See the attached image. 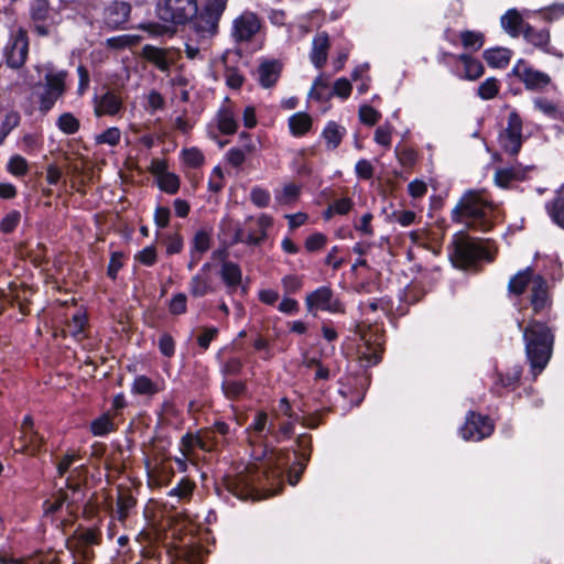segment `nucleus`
<instances>
[{
  "mask_svg": "<svg viewBox=\"0 0 564 564\" xmlns=\"http://www.w3.org/2000/svg\"><path fill=\"white\" fill-rule=\"evenodd\" d=\"M499 93V82L495 77H489L478 87V96L484 100L495 98Z\"/></svg>",
  "mask_w": 564,
  "mask_h": 564,
  "instance_id": "obj_40",
  "label": "nucleus"
},
{
  "mask_svg": "<svg viewBox=\"0 0 564 564\" xmlns=\"http://www.w3.org/2000/svg\"><path fill=\"white\" fill-rule=\"evenodd\" d=\"M282 475V468L276 467L272 470H267L263 466L262 470H258L253 466H247L243 470L234 476H226L224 484L226 489L240 500L249 498L254 499L257 488L262 486V478L278 479Z\"/></svg>",
  "mask_w": 564,
  "mask_h": 564,
  "instance_id": "obj_3",
  "label": "nucleus"
},
{
  "mask_svg": "<svg viewBox=\"0 0 564 564\" xmlns=\"http://www.w3.org/2000/svg\"><path fill=\"white\" fill-rule=\"evenodd\" d=\"M21 215L18 210H12L1 220L0 229L9 234L15 229L20 223Z\"/></svg>",
  "mask_w": 564,
  "mask_h": 564,
  "instance_id": "obj_55",
  "label": "nucleus"
},
{
  "mask_svg": "<svg viewBox=\"0 0 564 564\" xmlns=\"http://www.w3.org/2000/svg\"><path fill=\"white\" fill-rule=\"evenodd\" d=\"M300 188L295 184H286L275 197L281 204H288L299 196Z\"/></svg>",
  "mask_w": 564,
  "mask_h": 564,
  "instance_id": "obj_54",
  "label": "nucleus"
},
{
  "mask_svg": "<svg viewBox=\"0 0 564 564\" xmlns=\"http://www.w3.org/2000/svg\"><path fill=\"white\" fill-rule=\"evenodd\" d=\"M90 429L94 435L104 436L115 430V424L108 414H104L91 422Z\"/></svg>",
  "mask_w": 564,
  "mask_h": 564,
  "instance_id": "obj_39",
  "label": "nucleus"
},
{
  "mask_svg": "<svg viewBox=\"0 0 564 564\" xmlns=\"http://www.w3.org/2000/svg\"><path fill=\"white\" fill-rule=\"evenodd\" d=\"M67 75L66 70L47 72L44 84L37 83L33 86L31 98L36 100L42 115H47L56 101L65 95Z\"/></svg>",
  "mask_w": 564,
  "mask_h": 564,
  "instance_id": "obj_5",
  "label": "nucleus"
},
{
  "mask_svg": "<svg viewBox=\"0 0 564 564\" xmlns=\"http://www.w3.org/2000/svg\"><path fill=\"white\" fill-rule=\"evenodd\" d=\"M247 431L251 433L250 441L253 438H262L267 436V434L272 433L271 425H268V414L265 412L257 413Z\"/></svg>",
  "mask_w": 564,
  "mask_h": 564,
  "instance_id": "obj_31",
  "label": "nucleus"
},
{
  "mask_svg": "<svg viewBox=\"0 0 564 564\" xmlns=\"http://www.w3.org/2000/svg\"><path fill=\"white\" fill-rule=\"evenodd\" d=\"M502 29L512 37H517L527 24L516 9H509L500 19Z\"/></svg>",
  "mask_w": 564,
  "mask_h": 564,
  "instance_id": "obj_24",
  "label": "nucleus"
},
{
  "mask_svg": "<svg viewBox=\"0 0 564 564\" xmlns=\"http://www.w3.org/2000/svg\"><path fill=\"white\" fill-rule=\"evenodd\" d=\"M56 126L65 134H75L80 128L79 120L72 112L62 113L57 118Z\"/></svg>",
  "mask_w": 564,
  "mask_h": 564,
  "instance_id": "obj_37",
  "label": "nucleus"
},
{
  "mask_svg": "<svg viewBox=\"0 0 564 564\" xmlns=\"http://www.w3.org/2000/svg\"><path fill=\"white\" fill-rule=\"evenodd\" d=\"M365 339V349L360 350V359L367 362V366H373L381 361L382 348L380 344L372 346L369 339L366 336H362Z\"/></svg>",
  "mask_w": 564,
  "mask_h": 564,
  "instance_id": "obj_36",
  "label": "nucleus"
},
{
  "mask_svg": "<svg viewBox=\"0 0 564 564\" xmlns=\"http://www.w3.org/2000/svg\"><path fill=\"white\" fill-rule=\"evenodd\" d=\"M96 143L117 145L120 141V130L118 128H108L102 133L96 135Z\"/></svg>",
  "mask_w": 564,
  "mask_h": 564,
  "instance_id": "obj_50",
  "label": "nucleus"
},
{
  "mask_svg": "<svg viewBox=\"0 0 564 564\" xmlns=\"http://www.w3.org/2000/svg\"><path fill=\"white\" fill-rule=\"evenodd\" d=\"M141 56L161 72H169L175 62V53L172 48H160L149 44L143 46Z\"/></svg>",
  "mask_w": 564,
  "mask_h": 564,
  "instance_id": "obj_15",
  "label": "nucleus"
},
{
  "mask_svg": "<svg viewBox=\"0 0 564 564\" xmlns=\"http://www.w3.org/2000/svg\"><path fill=\"white\" fill-rule=\"evenodd\" d=\"M499 141L505 152L510 155L519 153L522 147V119L517 111L509 113L507 128L500 133Z\"/></svg>",
  "mask_w": 564,
  "mask_h": 564,
  "instance_id": "obj_10",
  "label": "nucleus"
},
{
  "mask_svg": "<svg viewBox=\"0 0 564 564\" xmlns=\"http://www.w3.org/2000/svg\"><path fill=\"white\" fill-rule=\"evenodd\" d=\"M518 327L523 332L525 354L536 376L546 367L552 356L554 336L546 324L534 319L525 327L519 321Z\"/></svg>",
  "mask_w": 564,
  "mask_h": 564,
  "instance_id": "obj_2",
  "label": "nucleus"
},
{
  "mask_svg": "<svg viewBox=\"0 0 564 564\" xmlns=\"http://www.w3.org/2000/svg\"><path fill=\"white\" fill-rule=\"evenodd\" d=\"M289 127L293 135L300 137L308 132L312 127V119L305 112H296L290 117Z\"/></svg>",
  "mask_w": 564,
  "mask_h": 564,
  "instance_id": "obj_30",
  "label": "nucleus"
},
{
  "mask_svg": "<svg viewBox=\"0 0 564 564\" xmlns=\"http://www.w3.org/2000/svg\"><path fill=\"white\" fill-rule=\"evenodd\" d=\"M76 502V499L70 498V496L63 489H59L54 501H45L46 511L47 512H56L58 511L64 503H67V507Z\"/></svg>",
  "mask_w": 564,
  "mask_h": 564,
  "instance_id": "obj_45",
  "label": "nucleus"
},
{
  "mask_svg": "<svg viewBox=\"0 0 564 564\" xmlns=\"http://www.w3.org/2000/svg\"><path fill=\"white\" fill-rule=\"evenodd\" d=\"M327 238L321 232H316L307 237L305 241V248L311 251H317L326 245Z\"/></svg>",
  "mask_w": 564,
  "mask_h": 564,
  "instance_id": "obj_62",
  "label": "nucleus"
},
{
  "mask_svg": "<svg viewBox=\"0 0 564 564\" xmlns=\"http://www.w3.org/2000/svg\"><path fill=\"white\" fill-rule=\"evenodd\" d=\"M296 446L299 448V456L302 459L301 463H307L311 457L312 451V436L310 434H301L296 438Z\"/></svg>",
  "mask_w": 564,
  "mask_h": 564,
  "instance_id": "obj_46",
  "label": "nucleus"
},
{
  "mask_svg": "<svg viewBox=\"0 0 564 564\" xmlns=\"http://www.w3.org/2000/svg\"><path fill=\"white\" fill-rule=\"evenodd\" d=\"M122 101L119 96L112 91L104 94L96 102L95 115L100 117L102 115L115 116L121 109Z\"/></svg>",
  "mask_w": 564,
  "mask_h": 564,
  "instance_id": "obj_19",
  "label": "nucleus"
},
{
  "mask_svg": "<svg viewBox=\"0 0 564 564\" xmlns=\"http://www.w3.org/2000/svg\"><path fill=\"white\" fill-rule=\"evenodd\" d=\"M194 488L195 484L192 480L182 478L177 485L169 491V496L176 498L177 501H185L192 497Z\"/></svg>",
  "mask_w": 564,
  "mask_h": 564,
  "instance_id": "obj_35",
  "label": "nucleus"
},
{
  "mask_svg": "<svg viewBox=\"0 0 564 564\" xmlns=\"http://www.w3.org/2000/svg\"><path fill=\"white\" fill-rule=\"evenodd\" d=\"M29 53V41L26 31L19 29L12 33L9 42L4 47V56L8 66L11 68H20L24 65Z\"/></svg>",
  "mask_w": 564,
  "mask_h": 564,
  "instance_id": "obj_9",
  "label": "nucleus"
},
{
  "mask_svg": "<svg viewBox=\"0 0 564 564\" xmlns=\"http://www.w3.org/2000/svg\"><path fill=\"white\" fill-rule=\"evenodd\" d=\"M499 217V208L480 191L466 192L452 210L454 223L480 231H489Z\"/></svg>",
  "mask_w": 564,
  "mask_h": 564,
  "instance_id": "obj_1",
  "label": "nucleus"
},
{
  "mask_svg": "<svg viewBox=\"0 0 564 564\" xmlns=\"http://www.w3.org/2000/svg\"><path fill=\"white\" fill-rule=\"evenodd\" d=\"M517 178V173L513 169H501L495 174L496 184L500 187H508L512 180Z\"/></svg>",
  "mask_w": 564,
  "mask_h": 564,
  "instance_id": "obj_59",
  "label": "nucleus"
},
{
  "mask_svg": "<svg viewBox=\"0 0 564 564\" xmlns=\"http://www.w3.org/2000/svg\"><path fill=\"white\" fill-rule=\"evenodd\" d=\"M217 126L221 133L234 134L237 131L238 124L235 113L231 109L223 107L217 112Z\"/></svg>",
  "mask_w": 564,
  "mask_h": 564,
  "instance_id": "obj_28",
  "label": "nucleus"
},
{
  "mask_svg": "<svg viewBox=\"0 0 564 564\" xmlns=\"http://www.w3.org/2000/svg\"><path fill=\"white\" fill-rule=\"evenodd\" d=\"M523 36L529 43L540 48H545L550 42L547 29L536 30L529 24L523 29Z\"/></svg>",
  "mask_w": 564,
  "mask_h": 564,
  "instance_id": "obj_29",
  "label": "nucleus"
},
{
  "mask_svg": "<svg viewBox=\"0 0 564 564\" xmlns=\"http://www.w3.org/2000/svg\"><path fill=\"white\" fill-rule=\"evenodd\" d=\"M541 15L547 21H553L564 17V3H554L549 8L541 10Z\"/></svg>",
  "mask_w": 564,
  "mask_h": 564,
  "instance_id": "obj_64",
  "label": "nucleus"
},
{
  "mask_svg": "<svg viewBox=\"0 0 564 564\" xmlns=\"http://www.w3.org/2000/svg\"><path fill=\"white\" fill-rule=\"evenodd\" d=\"M535 279V274L533 269L528 267L524 270L519 271L514 274L508 283V291L514 295H521L527 290L528 285L531 283L533 285V280Z\"/></svg>",
  "mask_w": 564,
  "mask_h": 564,
  "instance_id": "obj_23",
  "label": "nucleus"
},
{
  "mask_svg": "<svg viewBox=\"0 0 564 564\" xmlns=\"http://www.w3.org/2000/svg\"><path fill=\"white\" fill-rule=\"evenodd\" d=\"M131 7L127 2H113L105 11V24L111 30L122 28L129 18Z\"/></svg>",
  "mask_w": 564,
  "mask_h": 564,
  "instance_id": "obj_17",
  "label": "nucleus"
},
{
  "mask_svg": "<svg viewBox=\"0 0 564 564\" xmlns=\"http://www.w3.org/2000/svg\"><path fill=\"white\" fill-rule=\"evenodd\" d=\"M135 259L148 267L153 265L156 262V250L154 246H149L139 251L135 254Z\"/></svg>",
  "mask_w": 564,
  "mask_h": 564,
  "instance_id": "obj_57",
  "label": "nucleus"
},
{
  "mask_svg": "<svg viewBox=\"0 0 564 564\" xmlns=\"http://www.w3.org/2000/svg\"><path fill=\"white\" fill-rule=\"evenodd\" d=\"M229 433V425L223 421H217L214 425L204 432L207 443L213 447L217 444L215 434L226 436Z\"/></svg>",
  "mask_w": 564,
  "mask_h": 564,
  "instance_id": "obj_47",
  "label": "nucleus"
},
{
  "mask_svg": "<svg viewBox=\"0 0 564 564\" xmlns=\"http://www.w3.org/2000/svg\"><path fill=\"white\" fill-rule=\"evenodd\" d=\"M381 115L371 106L364 105L359 109L360 121L368 126H373L378 122Z\"/></svg>",
  "mask_w": 564,
  "mask_h": 564,
  "instance_id": "obj_52",
  "label": "nucleus"
},
{
  "mask_svg": "<svg viewBox=\"0 0 564 564\" xmlns=\"http://www.w3.org/2000/svg\"><path fill=\"white\" fill-rule=\"evenodd\" d=\"M182 447L188 452L194 446H198L202 449L210 451L212 446L207 443L205 435L194 436L192 434H185L181 440Z\"/></svg>",
  "mask_w": 564,
  "mask_h": 564,
  "instance_id": "obj_43",
  "label": "nucleus"
},
{
  "mask_svg": "<svg viewBox=\"0 0 564 564\" xmlns=\"http://www.w3.org/2000/svg\"><path fill=\"white\" fill-rule=\"evenodd\" d=\"M135 506L137 499L129 490L119 491L117 497V508L113 514L115 519H117L120 523H124Z\"/></svg>",
  "mask_w": 564,
  "mask_h": 564,
  "instance_id": "obj_22",
  "label": "nucleus"
},
{
  "mask_svg": "<svg viewBox=\"0 0 564 564\" xmlns=\"http://www.w3.org/2000/svg\"><path fill=\"white\" fill-rule=\"evenodd\" d=\"M189 292L194 297H203L204 295L213 292L210 279L208 275L195 274L188 284Z\"/></svg>",
  "mask_w": 564,
  "mask_h": 564,
  "instance_id": "obj_32",
  "label": "nucleus"
},
{
  "mask_svg": "<svg viewBox=\"0 0 564 564\" xmlns=\"http://www.w3.org/2000/svg\"><path fill=\"white\" fill-rule=\"evenodd\" d=\"M247 152L242 148H231L226 153V159L228 163L234 167H239L246 161Z\"/></svg>",
  "mask_w": 564,
  "mask_h": 564,
  "instance_id": "obj_56",
  "label": "nucleus"
},
{
  "mask_svg": "<svg viewBox=\"0 0 564 564\" xmlns=\"http://www.w3.org/2000/svg\"><path fill=\"white\" fill-rule=\"evenodd\" d=\"M221 389L228 399H238L246 392V384L242 381L225 380Z\"/></svg>",
  "mask_w": 564,
  "mask_h": 564,
  "instance_id": "obj_42",
  "label": "nucleus"
},
{
  "mask_svg": "<svg viewBox=\"0 0 564 564\" xmlns=\"http://www.w3.org/2000/svg\"><path fill=\"white\" fill-rule=\"evenodd\" d=\"M329 36L326 32H318L312 42V50L310 53V59L316 68H322L328 56L329 50Z\"/></svg>",
  "mask_w": 564,
  "mask_h": 564,
  "instance_id": "obj_18",
  "label": "nucleus"
},
{
  "mask_svg": "<svg viewBox=\"0 0 564 564\" xmlns=\"http://www.w3.org/2000/svg\"><path fill=\"white\" fill-rule=\"evenodd\" d=\"M259 29L260 22L257 15L246 12L234 21L232 36L238 42L250 41Z\"/></svg>",
  "mask_w": 564,
  "mask_h": 564,
  "instance_id": "obj_14",
  "label": "nucleus"
},
{
  "mask_svg": "<svg viewBox=\"0 0 564 564\" xmlns=\"http://www.w3.org/2000/svg\"><path fill=\"white\" fill-rule=\"evenodd\" d=\"M158 17L164 22L184 24L197 14L196 0H159Z\"/></svg>",
  "mask_w": 564,
  "mask_h": 564,
  "instance_id": "obj_6",
  "label": "nucleus"
},
{
  "mask_svg": "<svg viewBox=\"0 0 564 564\" xmlns=\"http://www.w3.org/2000/svg\"><path fill=\"white\" fill-rule=\"evenodd\" d=\"M29 164L21 155H13L8 163V171L15 176H23L28 173Z\"/></svg>",
  "mask_w": 564,
  "mask_h": 564,
  "instance_id": "obj_49",
  "label": "nucleus"
},
{
  "mask_svg": "<svg viewBox=\"0 0 564 564\" xmlns=\"http://www.w3.org/2000/svg\"><path fill=\"white\" fill-rule=\"evenodd\" d=\"M494 431V425L486 416L470 413L462 427V436L466 441H481L489 436Z\"/></svg>",
  "mask_w": 564,
  "mask_h": 564,
  "instance_id": "obj_13",
  "label": "nucleus"
},
{
  "mask_svg": "<svg viewBox=\"0 0 564 564\" xmlns=\"http://www.w3.org/2000/svg\"><path fill=\"white\" fill-rule=\"evenodd\" d=\"M220 276L228 288L229 293H232L241 284L242 272L237 263L224 261L221 264Z\"/></svg>",
  "mask_w": 564,
  "mask_h": 564,
  "instance_id": "obj_21",
  "label": "nucleus"
},
{
  "mask_svg": "<svg viewBox=\"0 0 564 564\" xmlns=\"http://www.w3.org/2000/svg\"><path fill=\"white\" fill-rule=\"evenodd\" d=\"M549 213L553 221L564 228V197L556 198Z\"/></svg>",
  "mask_w": 564,
  "mask_h": 564,
  "instance_id": "obj_51",
  "label": "nucleus"
},
{
  "mask_svg": "<svg viewBox=\"0 0 564 564\" xmlns=\"http://www.w3.org/2000/svg\"><path fill=\"white\" fill-rule=\"evenodd\" d=\"M159 349L165 357H172L175 352V343L170 334H163L159 339Z\"/></svg>",
  "mask_w": 564,
  "mask_h": 564,
  "instance_id": "obj_60",
  "label": "nucleus"
},
{
  "mask_svg": "<svg viewBox=\"0 0 564 564\" xmlns=\"http://www.w3.org/2000/svg\"><path fill=\"white\" fill-rule=\"evenodd\" d=\"M345 129L338 126L336 122L330 121L327 123L323 131V137L327 142V147L332 150L336 149L344 137Z\"/></svg>",
  "mask_w": 564,
  "mask_h": 564,
  "instance_id": "obj_34",
  "label": "nucleus"
},
{
  "mask_svg": "<svg viewBox=\"0 0 564 564\" xmlns=\"http://www.w3.org/2000/svg\"><path fill=\"white\" fill-rule=\"evenodd\" d=\"M495 253L496 249H492L489 241L484 243L464 232L454 236L452 258L462 269H467L481 259L490 262L495 259Z\"/></svg>",
  "mask_w": 564,
  "mask_h": 564,
  "instance_id": "obj_4",
  "label": "nucleus"
},
{
  "mask_svg": "<svg viewBox=\"0 0 564 564\" xmlns=\"http://www.w3.org/2000/svg\"><path fill=\"white\" fill-rule=\"evenodd\" d=\"M270 193L264 188L253 187L250 192V199L257 207H267L270 203Z\"/></svg>",
  "mask_w": 564,
  "mask_h": 564,
  "instance_id": "obj_53",
  "label": "nucleus"
},
{
  "mask_svg": "<svg viewBox=\"0 0 564 564\" xmlns=\"http://www.w3.org/2000/svg\"><path fill=\"white\" fill-rule=\"evenodd\" d=\"M512 74L525 85L527 89L530 90L542 89L551 82L547 74L533 69L523 59H520L513 66Z\"/></svg>",
  "mask_w": 564,
  "mask_h": 564,
  "instance_id": "obj_12",
  "label": "nucleus"
},
{
  "mask_svg": "<svg viewBox=\"0 0 564 564\" xmlns=\"http://www.w3.org/2000/svg\"><path fill=\"white\" fill-rule=\"evenodd\" d=\"M307 311L315 315L316 311H325L329 313L341 312V304L335 297L333 291L328 286H321L307 294L305 299Z\"/></svg>",
  "mask_w": 564,
  "mask_h": 564,
  "instance_id": "obj_11",
  "label": "nucleus"
},
{
  "mask_svg": "<svg viewBox=\"0 0 564 564\" xmlns=\"http://www.w3.org/2000/svg\"><path fill=\"white\" fill-rule=\"evenodd\" d=\"M165 246L167 254H176L182 251L184 242L178 234H174L166 237Z\"/></svg>",
  "mask_w": 564,
  "mask_h": 564,
  "instance_id": "obj_63",
  "label": "nucleus"
},
{
  "mask_svg": "<svg viewBox=\"0 0 564 564\" xmlns=\"http://www.w3.org/2000/svg\"><path fill=\"white\" fill-rule=\"evenodd\" d=\"M392 128L388 124L380 126L375 131V141L383 147H390L391 144Z\"/></svg>",
  "mask_w": 564,
  "mask_h": 564,
  "instance_id": "obj_61",
  "label": "nucleus"
},
{
  "mask_svg": "<svg viewBox=\"0 0 564 564\" xmlns=\"http://www.w3.org/2000/svg\"><path fill=\"white\" fill-rule=\"evenodd\" d=\"M182 158L189 167H198L204 163V154L197 148L185 149L182 151Z\"/></svg>",
  "mask_w": 564,
  "mask_h": 564,
  "instance_id": "obj_48",
  "label": "nucleus"
},
{
  "mask_svg": "<svg viewBox=\"0 0 564 564\" xmlns=\"http://www.w3.org/2000/svg\"><path fill=\"white\" fill-rule=\"evenodd\" d=\"M131 390L134 394L152 397L160 392L161 388L149 377L140 375L134 378Z\"/></svg>",
  "mask_w": 564,
  "mask_h": 564,
  "instance_id": "obj_27",
  "label": "nucleus"
},
{
  "mask_svg": "<svg viewBox=\"0 0 564 564\" xmlns=\"http://www.w3.org/2000/svg\"><path fill=\"white\" fill-rule=\"evenodd\" d=\"M20 438L22 442L21 451L30 454L40 451L43 443V437L34 430L21 432Z\"/></svg>",
  "mask_w": 564,
  "mask_h": 564,
  "instance_id": "obj_33",
  "label": "nucleus"
},
{
  "mask_svg": "<svg viewBox=\"0 0 564 564\" xmlns=\"http://www.w3.org/2000/svg\"><path fill=\"white\" fill-rule=\"evenodd\" d=\"M227 2L228 0H206L204 11L192 21V26L199 36H213L217 32Z\"/></svg>",
  "mask_w": 564,
  "mask_h": 564,
  "instance_id": "obj_7",
  "label": "nucleus"
},
{
  "mask_svg": "<svg viewBox=\"0 0 564 564\" xmlns=\"http://www.w3.org/2000/svg\"><path fill=\"white\" fill-rule=\"evenodd\" d=\"M456 58L464 65V78L467 80H476L482 76L485 68L480 61L468 54H459Z\"/></svg>",
  "mask_w": 564,
  "mask_h": 564,
  "instance_id": "obj_25",
  "label": "nucleus"
},
{
  "mask_svg": "<svg viewBox=\"0 0 564 564\" xmlns=\"http://www.w3.org/2000/svg\"><path fill=\"white\" fill-rule=\"evenodd\" d=\"M462 44L465 48L477 52L484 45V34L475 31H463L459 34Z\"/></svg>",
  "mask_w": 564,
  "mask_h": 564,
  "instance_id": "obj_38",
  "label": "nucleus"
},
{
  "mask_svg": "<svg viewBox=\"0 0 564 564\" xmlns=\"http://www.w3.org/2000/svg\"><path fill=\"white\" fill-rule=\"evenodd\" d=\"M159 187L169 193L175 194L180 188V178L176 174L167 172L158 180Z\"/></svg>",
  "mask_w": 564,
  "mask_h": 564,
  "instance_id": "obj_44",
  "label": "nucleus"
},
{
  "mask_svg": "<svg viewBox=\"0 0 564 564\" xmlns=\"http://www.w3.org/2000/svg\"><path fill=\"white\" fill-rule=\"evenodd\" d=\"M210 235L206 230H198L193 240L191 251L204 254L210 248Z\"/></svg>",
  "mask_w": 564,
  "mask_h": 564,
  "instance_id": "obj_41",
  "label": "nucleus"
},
{
  "mask_svg": "<svg viewBox=\"0 0 564 564\" xmlns=\"http://www.w3.org/2000/svg\"><path fill=\"white\" fill-rule=\"evenodd\" d=\"M258 73L261 86L270 88L280 77L281 64L278 61H264L260 64Z\"/></svg>",
  "mask_w": 564,
  "mask_h": 564,
  "instance_id": "obj_20",
  "label": "nucleus"
},
{
  "mask_svg": "<svg viewBox=\"0 0 564 564\" xmlns=\"http://www.w3.org/2000/svg\"><path fill=\"white\" fill-rule=\"evenodd\" d=\"M186 295L184 293L175 294L169 305L170 312L174 315L184 314L186 312Z\"/></svg>",
  "mask_w": 564,
  "mask_h": 564,
  "instance_id": "obj_58",
  "label": "nucleus"
},
{
  "mask_svg": "<svg viewBox=\"0 0 564 564\" xmlns=\"http://www.w3.org/2000/svg\"><path fill=\"white\" fill-rule=\"evenodd\" d=\"M484 58L495 68L506 67L511 58V51L505 47L489 48L484 52Z\"/></svg>",
  "mask_w": 564,
  "mask_h": 564,
  "instance_id": "obj_26",
  "label": "nucleus"
},
{
  "mask_svg": "<svg viewBox=\"0 0 564 564\" xmlns=\"http://www.w3.org/2000/svg\"><path fill=\"white\" fill-rule=\"evenodd\" d=\"M530 303L534 314H539L551 305L549 288L545 279L536 274L531 286Z\"/></svg>",
  "mask_w": 564,
  "mask_h": 564,
  "instance_id": "obj_16",
  "label": "nucleus"
},
{
  "mask_svg": "<svg viewBox=\"0 0 564 564\" xmlns=\"http://www.w3.org/2000/svg\"><path fill=\"white\" fill-rule=\"evenodd\" d=\"M32 29L40 36L51 35L58 24V14L48 7L47 0H34L31 6Z\"/></svg>",
  "mask_w": 564,
  "mask_h": 564,
  "instance_id": "obj_8",
  "label": "nucleus"
}]
</instances>
